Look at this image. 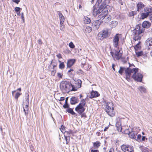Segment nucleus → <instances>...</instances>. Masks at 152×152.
<instances>
[{"mask_svg":"<svg viewBox=\"0 0 152 152\" xmlns=\"http://www.w3.org/2000/svg\"><path fill=\"white\" fill-rule=\"evenodd\" d=\"M145 29L141 26L140 24H139L136 26L132 31V36L134 41L140 40L142 36Z\"/></svg>","mask_w":152,"mask_h":152,"instance_id":"obj_1","label":"nucleus"},{"mask_svg":"<svg viewBox=\"0 0 152 152\" xmlns=\"http://www.w3.org/2000/svg\"><path fill=\"white\" fill-rule=\"evenodd\" d=\"M109 3V0H104L99 7L98 9H97V7H96V5L94 6L93 7V15L94 16H96L97 15L101 13L102 12V11L103 10L104 8H105V7H106L107 9H109L111 8V7L108 5Z\"/></svg>","mask_w":152,"mask_h":152,"instance_id":"obj_2","label":"nucleus"},{"mask_svg":"<svg viewBox=\"0 0 152 152\" xmlns=\"http://www.w3.org/2000/svg\"><path fill=\"white\" fill-rule=\"evenodd\" d=\"M60 87L64 93H68L70 91L75 90L71 83L66 81H63L61 82Z\"/></svg>","mask_w":152,"mask_h":152,"instance_id":"obj_3","label":"nucleus"},{"mask_svg":"<svg viewBox=\"0 0 152 152\" xmlns=\"http://www.w3.org/2000/svg\"><path fill=\"white\" fill-rule=\"evenodd\" d=\"M111 10V8L109 9H107L106 7L105 8H104L103 10H102V12L99 15V18H101L103 17L102 19V22L104 23H108L111 20V16L110 15L107 16L108 13V11H110Z\"/></svg>","mask_w":152,"mask_h":152,"instance_id":"obj_4","label":"nucleus"},{"mask_svg":"<svg viewBox=\"0 0 152 152\" xmlns=\"http://www.w3.org/2000/svg\"><path fill=\"white\" fill-rule=\"evenodd\" d=\"M114 107L113 103L111 102H106V103L105 111L107 114L111 117H113L115 115Z\"/></svg>","mask_w":152,"mask_h":152,"instance_id":"obj_5","label":"nucleus"},{"mask_svg":"<svg viewBox=\"0 0 152 152\" xmlns=\"http://www.w3.org/2000/svg\"><path fill=\"white\" fill-rule=\"evenodd\" d=\"M86 101L84 99L81 100L79 104L77 106L75 110L79 114H81L85 110Z\"/></svg>","mask_w":152,"mask_h":152,"instance_id":"obj_6","label":"nucleus"},{"mask_svg":"<svg viewBox=\"0 0 152 152\" xmlns=\"http://www.w3.org/2000/svg\"><path fill=\"white\" fill-rule=\"evenodd\" d=\"M138 71V69L137 68H134L131 69L129 68H126L125 70L126 75V79L128 81L130 80L131 75L132 73L133 72H137Z\"/></svg>","mask_w":152,"mask_h":152,"instance_id":"obj_7","label":"nucleus"},{"mask_svg":"<svg viewBox=\"0 0 152 152\" xmlns=\"http://www.w3.org/2000/svg\"><path fill=\"white\" fill-rule=\"evenodd\" d=\"M122 50V48H121L118 51H117L116 50H114V52L111 51L110 53L114 60H119L120 59H122V56L123 54V52L121 53V50Z\"/></svg>","mask_w":152,"mask_h":152,"instance_id":"obj_8","label":"nucleus"},{"mask_svg":"<svg viewBox=\"0 0 152 152\" xmlns=\"http://www.w3.org/2000/svg\"><path fill=\"white\" fill-rule=\"evenodd\" d=\"M29 95L28 94H26V97L25 101L23 102V110L26 115H27L28 114V105L29 102Z\"/></svg>","mask_w":152,"mask_h":152,"instance_id":"obj_9","label":"nucleus"},{"mask_svg":"<svg viewBox=\"0 0 152 152\" xmlns=\"http://www.w3.org/2000/svg\"><path fill=\"white\" fill-rule=\"evenodd\" d=\"M109 36L108 30L106 29L102 30V33H99L97 37L98 40H102L104 38L107 37Z\"/></svg>","mask_w":152,"mask_h":152,"instance_id":"obj_10","label":"nucleus"},{"mask_svg":"<svg viewBox=\"0 0 152 152\" xmlns=\"http://www.w3.org/2000/svg\"><path fill=\"white\" fill-rule=\"evenodd\" d=\"M121 149L124 152H134V149L133 146L128 144H123L121 145Z\"/></svg>","mask_w":152,"mask_h":152,"instance_id":"obj_11","label":"nucleus"},{"mask_svg":"<svg viewBox=\"0 0 152 152\" xmlns=\"http://www.w3.org/2000/svg\"><path fill=\"white\" fill-rule=\"evenodd\" d=\"M134 80L138 82H141L142 81L143 76L140 73H134L132 76Z\"/></svg>","mask_w":152,"mask_h":152,"instance_id":"obj_12","label":"nucleus"},{"mask_svg":"<svg viewBox=\"0 0 152 152\" xmlns=\"http://www.w3.org/2000/svg\"><path fill=\"white\" fill-rule=\"evenodd\" d=\"M118 34H116L114 37L113 42V44L114 47L118 48L119 37Z\"/></svg>","mask_w":152,"mask_h":152,"instance_id":"obj_13","label":"nucleus"},{"mask_svg":"<svg viewBox=\"0 0 152 152\" xmlns=\"http://www.w3.org/2000/svg\"><path fill=\"white\" fill-rule=\"evenodd\" d=\"M145 45L148 49H152V38H149L146 40Z\"/></svg>","mask_w":152,"mask_h":152,"instance_id":"obj_14","label":"nucleus"},{"mask_svg":"<svg viewBox=\"0 0 152 152\" xmlns=\"http://www.w3.org/2000/svg\"><path fill=\"white\" fill-rule=\"evenodd\" d=\"M151 26V23L147 21H145L143 22L142 23V27L143 28H149Z\"/></svg>","mask_w":152,"mask_h":152,"instance_id":"obj_15","label":"nucleus"},{"mask_svg":"<svg viewBox=\"0 0 152 152\" xmlns=\"http://www.w3.org/2000/svg\"><path fill=\"white\" fill-rule=\"evenodd\" d=\"M75 59H74L68 60L67 62V67L70 68L75 64Z\"/></svg>","mask_w":152,"mask_h":152,"instance_id":"obj_16","label":"nucleus"},{"mask_svg":"<svg viewBox=\"0 0 152 152\" xmlns=\"http://www.w3.org/2000/svg\"><path fill=\"white\" fill-rule=\"evenodd\" d=\"M145 7L144 4L141 2H139L137 4V11L139 12Z\"/></svg>","mask_w":152,"mask_h":152,"instance_id":"obj_17","label":"nucleus"},{"mask_svg":"<svg viewBox=\"0 0 152 152\" xmlns=\"http://www.w3.org/2000/svg\"><path fill=\"white\" fill-rule=\"evenodd\" d=\"M100 96L99 94L97 91H92L91 93L90 98L92 99L94 98L98 97Z\"/></svg>","mask_w":152,"mask_h":152,"instance_id":"obj_18","label":"nucleus"},{"mask_svg":"<svg viewBox=\"0 0 152 152\" xmlns=\"http://www.w3.org/2000/svg\"><path fill=\"white\" fill-rule=\"evenodd\" d=\"M137 133L135 131H132L131 132H129L128 134L129 136L131 138L135 139L136 137Z\"/></svg>","mask_w":152,"mask_h":152,"instance_id":"obj_19","label":"nucleus"},{"mask_svg":"<svg viewBox=\"0 0 152 152\" xmlns=\"http://www.w3.org/2000/svg\"><path fill=\"white\" fill-rule=\"evenodd\" d=\"M115 125L118 131L119 132H121L122 131V128L121 126V121L120 119L117 121Z\"/></svg>","mask_w":152,"mask_h":152,"instance_id":"obj_20","label":"nucleus"},{"mask_svg":"<svg viewBox=\"0 0 152 152\" xmlns=\"http://www.w3.org/2000/svg\"><path fill=\"white\" fill-rule=\"evenodd\" d=\"M135 53L137 57H138L142 56H146L147 54V53H144L143 51H135Z\"/></svg>","mask_w":152,"mask_h":152,"instance_id":"obj_21","label":"nucleus"},{"mask_svg":"<svg viewBox=\"0 0 152 152\" xmlns=\"http://www.w3.org/2000/svg\"><path fill=\"white\" fill-rule=\"evenodd\" d=\"M58 15L59 18L60 23L62 24V23H64V22L65 21L64 17L62 15V14L60 12H58Z\"/></svg>","mask_w":152,"mask_h":152,"instance_id":"obj_22","label":"nucleus"},{"mask_svg":"<svg viewBox=\"0 0 152 152\" xmlns=\"http://www.w3.org/2000/svg\"><path fill=\"white\" fill-rule=\"evenodd\" d=\"M78 102L77 99L75 97H72L71 99L70 103L72 104H75Z\"/></svg>","mask_w":152,"mask_h":152,"instance_id":"obj_23","label":"nucleus"},{"mask_svg":"<svg viewBox=\"0 0 152 152\" xmlns=\"http://www.w3.org/2000/svg\"><path fill=\"white\" fill-rule=\"evenodd\" d=\"M101 143L99 141H96L93 143V146L94 148H98L100 146Z\"/></svg>","mask_w":152,"mask_h":152,"instance_id":"obj_24","label":"nucleus"},{"mask_svg":"<svg viewBox=\"0 0 152 152\" xmlns=\"http://www.w3.org/2000/svg\"><path fill=\"white\" fill-rule=\"evenodd\" d=\"M145 11L149 15L150 13L152 12V7L149 6V7H146L145 9Z\"/></svg>","mask_w":152,"mask_h":152,"instance_id":"obj_25","label":"nucleus"},{"mask_svg":"<svg viewBox=\"0 0 152 152\" xmlns=\"http://www.w3.org/2000/svg\"><path fill=\"white\" fill-rule=\"evenodd\" d=\"M93 24L94 25L96 26V28L99 27L100 25L101 24V22L99 20H96L93 23Z\"/></svg>","mask_w":152,"mask_h":152,"instance_id":"obj_26","label":"nucleus"},{"mask_svg":"<svg viewBox=\"0 0 152 152\" xmlns=\"http://www.w3.org/2000/svg\"><path fill=\"white\" fill-rule=\"evenodd\" d=\"M149 15V14L146 12H143L141 14V18L142 19H144L147 18Z\"/></svg>","mask_w":152,"mask_h":152,"instance_id":"obj_27","label":"nucleus"},{"mask_svg":"<svg viewBox=\"0 0 152 152\" xmlns=\"http://www.w3.org/2000/svg\"><path fill=\"white\" fill-rule=\"evenodd\" d=\"M140 41H139L138 43L134 47V48L135 51H138V50L141 48V47L140 45Z\"/></svg>","mask_w":152,"mask_h":152,"instance_id":"obj_28","label":"nucleus"},{"mask_svg":"<svg viewBox=\"0 0 152 152\" xmlns=\"http://www.w3.org/2000/svg\"><path fill=\"white\" fill-rule=\"evenodd\" d=\"M137 14V11H132L129 12V17H132L134 16Z\"/></svg>","mask_w":152,"mask_h":152,"instance_id":"obj_29","label":"nucleus"},{"mask_svg":"<svg viewBox=\"0 0 152 152\" xmlns=\"http://www.w3.org/2000/svg\"><path fill=\"white\" fill-rule=\"evenodd\" d=\"M60 129L63 133H64V135H66L67 134H68L69 133V132H68L65 131L64 127L62 126H61V127L60 128Z\"/></svg>","mask_w":152,"mask_h":152,"instance_id":"obj_30","label":"nucleus"},{"mask_svg":"<svg viewBox=\"0 0 152 152\" xmlns=\"http://www.w3.org/2000/svg\"><path fill=\"white\" fill-rule=\"evenodd\" d=\"M70 133L69 132V133H68V134H67L66 135H67V136H66L65 135H64V137L66 139V144H67L68 143V142H69V139H70V136L69 134Z\"/></svg>","mask_w":152,"mask_h":152,"instance_id":"obj_31","label":"nucleus"},{"mask_svg":"<svg viewBox=\"0 0 152 152\" xmlns=\"http://www.w3.org/2000/svg\"><path fill=\"white\" fill-rule=\"evenodd\" d=\"M75 84H77V86H76L77 88H79L81 86V81L80 80H78L77 82H76Z\"/></svg>","mask_w":152,"mask_h":152,"instance_id":"obj_32","label":"nucleus"},{"mask_svg":"<svg viewBox=\"0 0 152 152\" xmlns=\"http://www.w3.org/2000/svg\"><path fill=\"white\" fill-rule=\"evenodd\" d=\"M86 32L90 33L92 31V28L90 26H86Z\"/></svg>","mask_w":152,"mask_h":152,"instance_id":"obj_33","label":"nucleus"},{"mask_svg":"<svg viewBox=\"0 0 152 152\" xmlns=\"http://www.w3.org/2000/svg\"><path fill=\"white\" fill-rule=\"evenodd\" d=\"M66 110L68 112L71 113L72 115L75 114V113L73 111V110L71 108H69L67 110Z\"/></svg>","mask_w":152,"mask_h":152,"instance_id":"obj_34","label":"nucleus"},{"mask_svg":"<svg viewBox=\"0 0 152 152\" xmlns=\"http://www.w3.org/2000/svg\"><path fill=\"white\" fill-rule=\"evenodd\" d=\"M124 68L122 67H120V69L118 71V72L121 75H122V73L124 71Z\"/></svg>","mask_w":152,"mask_h":152,"instance_id":"obj_35","label":"nucleus"},{"mask_svg":"<svg viewBox=\"0 0 152 152\" xmlns=\"http://www.w3.org/2000/svg\"><path fill=\"white\" fill-rule=\"evenodd\" d=\"M60 29L62 31H64V23H62V24L60 23Z\"/></svg>","mask_w":152,"mask_h":152,"instance_id":"obj_36","label":"nucleus"},{"mask_svg":"<svg viewBox=\"0 0 152 152\" xmlns=\"http://www.w3.org/2000/svg\"><path fill=\"white\" fill-rule=\"evenodd\" d=\"M65 67V65L64 62L61 63L59 65V68L61 69H63Z\"/></svg>","mask_w":152,"mask_h":152,"instance_id":"obj_37","label":"nucleus"},{"mask_svg":"<svg viewBox=\"0 0 152 152\" xmlns=\"http://www.w3.org/2000/svg\"><path fill=\"white\" fill-rule=\"evenodd\" d=\"M139 89L141 92L143 91L145 92L146 91L145 88L142 86L140 87L139 88Z\"/></svg>","mask_w":152,"mask_h":152,"instance_id":"obj_38","label":"nucleus"},{"mask_svg":"<svg viewBox=\"0 0 152 152\" xmlns=\"http://www.w3.org/2000/svg\"><path fill=\"white\" fill-rule=\"evenodd\" d=\"M84 73V72L82 70L80 69L79 70L76 72V73L77 74L80 75L83 74Z\"/></svg>","mask_w":152,"mask_h":152,"instance_id":"obj_39","label":"nucleus"},{"mask_svg":"<svg viewBox=\"0 0 152 152\" xmlns=\"http://www.w3.org/2000/svg\"><path fill=\"white\" fill-rule=\"evenodd\" d=\"M91 23V20L89 18L86 17V24H89Z\"/></svg>","mask_w":152,"mask_h":152,"instance_id":"obj_40","label":"nucleus"},{"mask_svg":"<svg viewBox=\"0 0 152 152\" xmlns=\"http://www.w3.org/2000/svg\"><path fill=\"white\" fill-rule=\"evenodd\" d=\"M21 94V93H20L18 92H17L15 94V98L17 99L19 97L20 95Z\"/></svg>","mask_w":152,"mask_h":152,"instance_id":"obj_41","label":"nucleus"},{"mask_svg":"<svg viewBox=\"0 0 152 152\" xmlns=\"http://www.w3.org/2000/svg\"><path fill=\"white\" fill-rule=\"evenodd\" d=\"M149 149L147 148H143L142 149V152H149Z\"/></svg>","mask_w":152,"mask_h":152,"instance_id":"obj_42","label":"nucleus"},{"mask_svg":"<svg viewBox=\"0 0 152 152\" xmlns=\"http://www.w3.org/2000/svg\"><path fill=\"white\" fill-rule=\"evenodd\" d=\"M69 47L72 48H75V45L72 42H71L69 44Z\"/></svg>","mask_w":152,"mask_h":152,"instance_id":"obj_43","label":"nucleus"},{"mask_svg":"<svg viewBox=\"0 0 152 152\" xmlns=\"http://www.w3.org/2000/svg\"><path fill=\"white\" fill-rule=\"evenodd\" d=\"M21 8L19 7H16L15 8V11L16 12H18L20 11V10H21Z\"/></svg>","mask_w":152,"mask_h":152,"instance_id":"obj_44","label":"nucleus"},{"mask_svg":"<svg viewBox=\"0 0 152 152\" xmlns=\"http://www.w3.org/2000/svg\"><path fill=\"white\" fill-rule=\"evenodd\" d=\"M94 0H92V2H93ZM102 0H97L96 3H98V5L100 4L102 2Z\"/></svg>","mask_w":152,"mask_h":152,"instance_id":"obj_45","label":"nucleus"},{"mask_svg":"<svg viewBox=\"0 0 152 152\" xmlns=\"http://www.w3.org/2000/svg\"><path fill=\"white\" fill-rule=\"evenodd\" d=\"M57 76L59 78H62V74H61L60 73H58L57 74Z\"/></svg>","mask_w":152,"mask_h":152,"instance_id":"obj_46","label":"nucleus"},{"mask_svg":"<svg viewBox=\"0 0 152 152\" xmlns=\"http://www.w3.org/2000/svg\"><path fill=\"white\" fill-rule=\"evenodd\" d=\"M63 107L65 108H68L69 107V106L68 105V103H65L63 105Z\"/></svg>","mask_w":152,"mask_h":152,"instance_id":"obj_47","label":"nucleus"},{"mask_svg":"<svg viewBox=\"0 0 152 152\" xmlns=\"http://www.w3.org/2000/svg\"><path fill=\"white\" fill-rule=\"evenodd\" d=\"M12 1L17 4H18L20 1V0H12Z\"/></svg>","mask_w":152,"mask_h":152,"instance_id":"obj_48","label":"nucleus"},{"mask_svg":"<svg viewBox=\"0 0 152 152\" xmlns=\"http://www.w3.org/2000/svg\"><path fill=\"white\" fill-rule=\"evenodd\" d=\"M137 136V139L138 140H140L142 137L141 134H139Z\"/></svg>","mask_w":152,"mask_h":152,"instance_id":"obj_49","label":"nucleus"},{"mask_svg":"<svg viewBox=\"0 0 152 152\" xmlns=\"http://www.w3.org/2000/svg\"><path fill=\"white\" fill-rule=\"evenodd\" d=\"M91 152H99V151L98 150L92 149L91 150Z\"/></svg>","mask_w":152,"mask_h":152,"instance_id":"obj_50","label":"nucleus"},{"mask_svg":"<svg viewBox=\"0 0 152 152\" xmlns=\"http://www.w3.org/2000/svg\"><path fill=\"white\" fill-rule=\"evenodd\" d=\"M56 72L55 71L53 70V71H52V72H51V74L53 76H54L55 75Z\"/></svg>","mask_w":152,"mask_h":152,"instance_id":"obj_51","label":"nucleus"},{"mask_svg":"<svg viewBox=\"0 0 152 152\" xmlns=\"http://www.w3.org/2000/svg\"><path fill=\"white\" fill-rule=\"evenodd\" d=\"M149 19L152 23V14H151L149 17Z\"/></svg>","mask_w":152,"mask_h":152,"instance_id":"obj_52","label":"nucleus"},{"mask_svg":"<svg viewBox=\"0 0 152 152\" xmlns=\"http://www.w3.org/2000/svg\"><path fill=\"white\" fill-rule=\"evenodd\" d=\"M109 152H114V150L113 148H110Z\"/></svg>","mask_w":152,"mask_h":152,"instance_id":"obj_53","label":"nucleus"},{"mask_svg":"<svg viewBox=\"0 0 152 152\" xmlns=\"http://www.w3.org/2000/svg\"><path fill=\"white\" fill-rule=\"evenodd\" d=\"M56 56L59 58H62L61 55L60 54H59L57 55Z\"/></svg>","mask_w":152,"mask_h":152,"instance_id":"obj_54","label":"nucleus"},{"mask_svg":"<svg viewBox=\"0 0 152 152\" xmlns=\"http://www.w3.org/2000/svg\"><path fill=\"white\" fill-rule=\"evenodd\" d=\"M65 98L64 97H62L60 98V99H58L59 101H64Z\"/></svg>","mask_w":152,"mask_h":152,"instance_id":"obj_55","label":"nucleus"},{"mask_svg":"<svg viewBox=\"0 0 152 152\" xmlns=\"http://www.w3.org/2000/svg\"><path fill=\"white\" fill-rule=\"evenodd\" d=\"M115 66V65L114 64H112V68L114 71H115V69L114 68Z\"/></svg>","mask_w":152,"mask_h":152,"instance_id":"obj_56","label":"nucleus"},{"mask_svg":"<svg viewBox=\"0 0 152 152\" xmlns=\"http://www.w3.org/2000/svg\"><path fill=\"white\" fill-rule=\"evenodd\" d=\"M21 18L23 20H24L23 13V12L21 13Z\"/></svg>","mask_w":152,"mask_h":152,"instance_id":"obj_57","label":"nucleus"},{"mask_svg":"<svg viewBox=\"0 0 152 152\" xmlns=\"http://www.w3.org/2000/svg\"><path fill=\"white\" fill-rule=\"evenodd\" d=\"M38 42L39 44H42V40L41 39H39L38 40Z\"/></svg>","mask_w":152,"mask_h":152,"instance_id":"obj_58","label":"nucleus"},{"mask_svg":"<svg viewBox=\"0 0 152 152\" xmlns=\"http://www.w3.org/2000/svg\"><path fill=\"white\" fill-rule=\"evenodd\" d=\"M96 134L98 136H100L101 135V133L99 132H97Z\"/></svg>","mask_w":152,"mask_h":152,"instance_id":"obj_59","label":"nucleus"},{"mask_svg":"<svg viewBox=\"0 0 152 152\" xmlns=\"http://www.w3.org/2000/svg\"><path fill=\"white\" fill-rule=\"evenodd\" d=\"M108 128H109L108 126L105 127L104 129V131H106L108 129Z\"/></svg>","mask_w":152,"mask_h":152,"instance_id":"obj_60","label":"nucleus"},{"mask_svg":"<svg viewBox=\"0 0 152 152\" xmlns=\"http://www.w3.org/2000/svg\"><path fill=\"white\" fill-rule=\"evenodd\" d=\"M68 98H66L65 100V103H67Z\"/></svg>","mask_w":152,"mask_h":152,"instance_id":"obj_61","label":"nucleus"},{"mask_svg":"<svg viewBox=\"0 0 152 152\" xmlns=\"http://www.w3.org/2000/svg\"><path fill=\"white\" fill-rule=\"evenodd\" d=\"M145 137L143 136L142 138V140H143V141H144L145 140Z\"/></svg>","mask_w":152,"mask_h":152,"instance_id":"obj_62","label":"nucleus"},{"mask_svg":"<svg viewBox=\"0 0 152 152\" xmlns=\"http://www.w3.org/2000/svg\"><path fill=\"white\" fill-rule=\"evenodd\" d=\"M17 15H19L20 16V11H19L18 12H17Z\"/></svg>","mask_w":152,"mask_h":152,"instance_id":"obj_63","label":"nucleus"},{"mask_svg":"<svg viewBox=\"0 0 152 152\" xmlns=\"http://www.w3.org/2000/svg\"><path fill=\"white\" fill-rule=\"evenodd\" d=\"M73 71V69H70L68 71V73H69L70 72H71V71Z\"/></svg>","mask_w":152,"mask_h":152,"instance_id":"obj_64","label":"nucleus"}]
</instances>
